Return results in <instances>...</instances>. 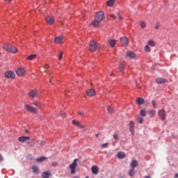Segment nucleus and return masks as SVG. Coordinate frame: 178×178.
Wrapping results in <instances>:
<instances>
[{
  "instance_id": "obj_22",
  "label": "nucleus",
  "mask_w": 178,
  "mask_h": 178,
  "mask_svg": "<svg viewBox=\"0 0 178 178\" xmlns=\"http://www.w3.org/2000/svg\"><path fill=\"white\" fill-rule=\"evenodd\" d=\"M127 56L131 58V59H134V58H136V54L133 53V51H128L127 53Z\"/></svg>"
},
{
  "instance_id": "obj_48",
  "label": "nucleus",
  "mask_w": 178,
  "mask_h": 178,
  "mask_svg": "<svg viewBox=\"0 0 178 178\" xmlns=\"http://www.w3.org/2000/svg\"><path fill=\"white\" fill-rule=\"evenodd\" d=\"M110 17H113V19H116V16L113 14L110 15Z\"/></svg>"
},
{
  "instance_id": "obj_4",
  "label": "nucleus",
  "mask_w": 178,
  "mask_h": 178,
  "mask_svg": "<svg viewBox=\"0 0 178 178\" xmlns=\"http://www.w3.org/2000/svg\"><path fill=\"white\" fill-rule=\"evenodd\" d=\"M77 162H79L78 159H75L72 164L69 165V168L71 170L72 175L76 173V168H77Z\"/></svg>"
},
{
  "instance_id": "obj_46",
  "label": "nucleus",
  "mask_w": 178,
  "mask_h": 178,
  "mask_svg": "<svg viewBox=\"0 0 178 178\" xmlns=\"http://www.w3.org/2000/svg\"><path fill=\"white\" fill-rule=\"evenodd\" d=\"M61 116H62V118H66V113L61 112Z\"/></svg>"
},
{
  "instance_id": "obj_31",
  "label": "nucleus",
  "mask_w": 178,
  "mask_h": 178,
  "mask_svg": "<svg viewBox=\"0 0 178 178\" xmlns=\"http://www.w3.org/2000/svg\"><path fill=\"white\" fill-rule=\"evenodd\" d=\"M136 120H137L138 123H139V124H142V123L144 122V118H143V117H138L136 118Z\"/></svg>"
},
{
  "instance_id": "obj_1",
  "label": "nucleus",
  "mask_w": 178,
  "mask_h": 178,
  "mask_svg": "<svg viewBox=\"0 0 178 178\" xmlns=\"http://www.w3.org/2000/svg\"><path fill=\"white\" fill-rule=\"evenodd\" d=\"M102 20H104V12L99 11L96 14L95 20L92 22V24L94 27H99Z\"/></svg>"
},
{
  "instance_id": "obj_37",
  "label": "nucleus",
  "mask_w": 178,
  "mask_h": 178,
  "mask_svg": "<svg viewBox=\"0 0 178 178\" xmlns=\"http://www.w3.org/2000/svg\"><path fill=\"white\" fill-rule=\"evenodd\" d=\"M119 70L120 72H123V70H124V66L122 64H120L119 65Z\"/></svg>"
},
{
  "instance_id": "obj_44",
  "label": "nucleus",
  "mask_w": 178,
  "mask_h": 178,
  "mask_svg": "<svg viewBox=\"0 0 178 178\" xmlns=\"http://www.w3.org/2000/svg\"><path fill=\"white\" fill-rule=\"evenodd\" d=\"M51 166H54V168H55L56 166H58V163H56V162H53V163H51Z\"/></svg>"
},
{
  "instance_id": "obj_57",
  "label": "nucleus",
  "mask_w": 178,
  "mask_h": 178,
  "mask_svg": "<svg viewBox=\"0 0 178 178\" xmlns=\"http://www.w3.org/2000/svg\"><path fill=\"white\" fill-rule=\"evenodd\" d=\"M25 131H26V133H29V131L27 129Z\"/></svg>"
},
{
  "instance_id": "obj_56",
  "label": "nucleus",
  "mask_w": 178,
  "mask_h": 178,
  "mask_svg": "<svg viewBox=\"0 0 178 178\" xmlns=\"http://www.w3.org/2000/svg\"><path fill=\"white\" fill-rule=\"evenodd\" d=\"M110 75H111V76H113V72H112Z\"/></svg>"
},
{
  "instance_id": "obj_49",
  "label": "nucleus",
  "mask_w": 178,
  "mask_h": 178,
  "mask_svg": "<svg viewBox=\"0 0 178 178\" xmlns=\"http://www.w3.org/2000/svg\"><path fill=\"white\" fill-rule=\"evenodd\" d=\"M3 161V158L2 157V155L0 154V162H2Z\"/></svg>"
},
{
  "instance_id": "obj_5",
  "label": "nucleus",
  "mask_w": 178,
  "mask_h": 178,
  "mask_svg": "<svg viewBox=\"0 0 178 178\" xmlns=\"http://www.w3.org/2000/svg\"><path fill=\"white\" fill-rule=\"evenodd\" d=\"M97 48H98V44H97V42L94 40H91L89 44V49L90 52H95V51H97Z\"/></svg>"
},
{
  "instance_id": "obj_51",
  "label": "nucleus",
  "mask_w": 178,
  "mask_h": 178,
  "mask_svg": "<svg viewBox=\"0 0 178 178\" xmlns=\"http://www.w3.org/2000/svg\"><path fill=\"white\" fill-rule=\"evenodd\" d=\"M40 145H45V142H41Z\"/></svg>"
},
{
  "instance_id": "obj_45",
  "label": "nucleus",
  "mask_w": 178,
  "mask_h": 178,
  "mask_svg": "<svg viewBox=\"0 0 178 178\" xmlns=\"http://www.w3.org/2000/svg\"><path fill=\"white\" fill-rule=\"evenodd\" d=\"M118 19H120V20H123V16H122L120 14H118Z\"/></svg>"
},
{
  "instance_id": "obj_40",
  "label": "nucleus",
  "mask_w": 178,
  "mask_h": 178,
  "mask_svg": "<svg viewBox=\"0 0 178 178\" xmlns=\"http://www.w3.org/2000/svg\"><path fill=\"white\" fill-rule=\"evenodd\" d=\"M145 51L146 52H149V51H151V48L149 47V46L146 45V46L145 47Z\"/></svg>"
},
{
  "instance_id": "obj_11",
  "label": "nucleus",
  "mask_w": 178,
  "mask_h": 178,
  "mask_svg": "<svg viewBox=\"0 0 178 178\" xmlns=\"http://www.w3.org/2000/svg\"><path fill=\"white\" fill-rule=\"evenodd\" d=\"M120 42L123 47H127V45H129V38L122 37L120 38Z\"/></svg>"
},
{
  "instance_id": "obj_47",
  "label": "nucleus",
  "mask_w": 178,
  "mask_h": 178,
  "mask_svg": "<svg viewBox=\"0 0 178 178\" xmlns=\"http://www.w3.org/2000/svg\"><path fill=\"white\" fill-rule=\"evenodd\" d=\"M79 115H80L81 116H84V112L80 111L79 112Z\"/></svg>"
},
{
  "instance_id": "obj_55",
  "label": "nucleus",
  "mask_w": 178,
  "mask_h": 178,
  "mask_svg": "<svg viewBox=\"0 0 178 178\" xmlns=\"http://www.w3.org/2000/svg\"><path fill=\"white\" fill-rule=\"evenodd\" d=\"M6 1V2H10V1H12V0H5Z\"/></svg>"
},
{
  "instance_id": "obj_58",
  "label": "nucleus",
  "mask_w": 178,
  "mask_h": 178,
  "mask_svg": "<svg viewBox=\"0 0 178 178\" xmlns=\"http://www.w3.org/2000/svg\"><path fill=\"white\" fill-rule=\"evenodd\" d=\"M31 147H33V144H31Z\"/></svg>"
},
{
  "instance_id": "obj_29",
  "label": "nucleus",
  "mask_w": 178,
  "mask_h": 178,
  "mask_svg": "<svg viewBox=\"0 0 178 178\" xmlns=\"http://www.w3.org/2000/svg\"><path fill=\"white\" fill-rule=\"evenodd\" d=\"M107 111L108 113H113V112H115V109L111 106H108Z\"/></svg>"
},
{
  "instance_id": "obj_27",
  "label": "nucleus",
  "mask_w": 178,
  "mask_h": 178,
  "mask_svg": "<svg viewBox=\"0 0 178 178\" xmlns=\"http://www.w3.org/2000/svg\"><path fill=\"white\" fill-rule=\"evenodd\" d=\"M47 157L41 156V157L36 159V162H39V163L44 162V161H47Z\"/></svg>"
},
{
  "instance_id": "obj_35",
  "label": "nucleus",
  "mask_w": 178,
  "mask_h": 178,
  "mask_svg": "<svg viewBox=\"0 0 178 178\" xmlns=\"http://www.w3.org/2000/svg\"><path fill=\"white\" fill-rule=\"evenodd\" d=\"M149 113L150 114L151 118H154L156 112L154 110H151Z\"/></svg>"
},
{
  "instance_id": "obj_25",
  "label": "nucleus",
  "mask_w": 178,
  "mask_h": 178,
  "mask_svg": "<svg viewBox=\"0 0 178 178\" xmlns=\"http://www.w3.org/2000/svg\"><path fill=\"white\" fill-rule=\"evenodd\" d=\"M109 45L110 47H111V48H113V47H115V45H116V40L112 39L108 41Z\"/></svg>"
},
{
  "instance_id": "obj_7",
  "label": "nucleus",
  "mask_w": 178,
  "mask_h": 178,
  "mask_svg": "<svg viewBox=\"0 0 178 178\" xmlns=\"http://www.w3.org/2000/svg\"><path fill=\"white\" fill-rule=\"evenodd\" d=\"M5 77L7 79H15L16 77V74L13 71H7L4 74Z\"/></svg>"
},
{
  "instance_id": "obj_9",
  "label": "nucleus",
  "mask_w": 178,
  "mask_h": 178,
  "mask_svg": "<svg viewBox=\"0 0 178 178\" xmlns=\"http://www.w3.org/2000/svg\"><path fill=\"white\" fill-rule=\"evenodd\" d=\"M158 115L161 119V120H165L166 119V112L165 109H161L158 111Z\"/></svg>"
},
{
  "instance_id": "obj_43",
  "label": "nucleus",
  "mask_w": 178,
  "mask_h": 178,
  "mask_svg": "<svg viewBox=\"0 0 178 178\" xmlns=\"http://www.w3.org/2000/svg\"><path fill=\"white\" fill-rule=\"evenodd\" d=\"M159 27H161V24H159V22H157L155 26V30H158Z\"/></svg>"
},
{
  "instance_id": "obj_50",
  "label": "nucleus",
  "mask_w": 178,
  "mask_h": 178,
  "mask_svg": "<svg viewBox=\"0 0 178 178\" xmlns=\"http://www.w3.org/2000/svg\"><path fill=\"white\" fill-rule=\"evenodd\" d=\"M44 68H46V69H49V65H44Z\"/></svg>"
},
{
  "instance_id": "obj_52",
  "label": "nucleus",
  "mask_w": 178,
  "mask_h": 178,
  "mask_svg": "<svg viewBox=\"0 0 178 178\" xmlns=\"http://www.w3.org/2000/svg\"><path fill=\"white\" fill-rule=\"evenodd\" d=\"M99 136V134H96L95 137H98Z\"/></svg>"
},
{
  "instance_id": "obj_34",
  "label": "nucleus",
  "mask_w": 178,
  "mask_h": 178,
  "mask_svg": "<svg viewBox=\"0 0 178 178\" xmlns=\"http://www.w3.org/2000/svg\"><path fill=\"white\" fill-rule=\"evenodd\" d=\"M148 45H149L150 47H155V41L149 40L148 42Z\"/></svg>"
},
{
  "instance_id": "obj_59",
  "label": "nucleus",
  "mask_w": 178,
  "mask_h": 178,
  "mask_svg": "<svg viewBox=\"0 0 178 178\" xmlns=\"http://www.w3.org/2000/svg\"><path fill=\"white\" fill-rule=\"evenodd\" d=\"M86 178H88V177H86Z\"/></svg>"
},
{
  "instance_id": "obj_10",
  "label": "nucleus",
  "mask_w": 178,
  "mask_h": 178,
  "mask_svg": "<svg viewBox=\"0 0 178 178\" xmlns=\"http://www.w3.org/2000/svg\"><path fill=\"white\" fill-rule=\"evenodd\" d=\"M72 124L76 127H79V129H86V126H84V124H81L79 121L76 120H72Z\"/></svg>"
},
{
  "instance_id": "obj_32",
  "label": "nucleus",
  "mask_w": 178,
  "mask_h": 178,
  "mask_svg": "<svg viewBox=\"0 0 178 178\" xmlns=\"http://www.w3.org/2000/svg\"><path fill=\"white\" fill-rule=\"evenodd\" d=\"M37 58V55L35 54H31V56L27 57L28 60H33V59H35Z\"/></svg>"
},
{
  "instance_id": "obj_2",
  "label": "nucleus",
  "mask_w": 178,
  "mask_h": 178,
  "mask_svg": "<svg viewBox=\"0 0 178 178\" xmlns=\"http://www.w3.org/2000/svg\"><path fill=\"white\" fill-rule=\"evenodd\" d=\"M41 94V92L38 89H33L31 90L29 93L28 95L31 99H34V98H38L40 97V95Z\"/></svg>"
},
{
  "instance_id": "obj_21",
  "label": "nucleus",
  "mask_w": 178,
  "mask_h": 178,
  "mask_svg": "<svg viewBox=\"0 0 178 178\" xmlns=\"http://www.w3.org/2000/svg\"><path fill=\"white\" fill-rule=\"evenodd\" d=\"M131 166L134 169V168H137L138 166V161L137 160H132L131 162Z\"/></svg>"
},
{
  "instance_id": "obj_18",
  "label": "nucleus",
  "mask_w": 178,
  "mask_h": 178,
  "mask_svg": "<svg viewBox=\"0 0 178 178\" xmlns=\"http://www.w3.org/2000/svg\"><path fill=\"white\" fill-rule=\"evenodd\" d=\"M99 172V168H98V166L95 165L92 167V173L93 175H97Z\"/></svg>"
},
{
  "instance_id": "obj_38",
  "label": "nucleus",
  "mask_w": 178,
  "mask_h": 178,
  "mask_svg": "<svg viewBox=\"0 0 178 178\" xmlns=\"http://www.w3.org/2000/svg\"><path fill=\"white\" fill-rule=\"evenodd\" d=\"M140 26L141 29H145L146 24L145 22H140Z\"/></svg>"
},
{
  "instance_id": "obj_15",
  "label": "nucleus",
  "mask_w": 178,
  "mask_h": 178,
  "mask_svg": "<svg viewBox=\"0 0 178 178\" xmlns=\"http://www.w3.org/2000/svg\"><path fill=\"white\" fill-rule=\"evenodd\" d=\"M156 83H157V84H162L163 83H168V80L163 78H157L156 79Z\"/></svg>"
},
{
  "instance_id": "obj_28",
  "label": "nucleus",
  "mask_w": 178,
  "mask_h": 178,
  "mask_svg": "<svg viewBox=\"0 0 178 178\" xmlns=\"http://www.w3.org/2000/svg\"><path fill=\"white\" fill-rule=\"evenodd\" d=\"M136 102L138 105H143V104H144V99L143 97H139L137 99Z\"/></svg>"
},
{
  "instance_id": "obj_12",
  "label": "nucleus",
  "mask_w": 178,
  "mask_h": 178,
  "mask_svg": "<svg viewBox=\"0 0 178 178\" xmlns=\"http://www.w3.org/2000/svg\"><path fill=\"white\" fill-rule=\"evenodd\" d=\"M95 94H97V92H95V89H88L86 90V95L88 97H94V95H95Z\"/></svg>"
},
{
  "instance_id": "obj_30",
  "label": "nucleus",
  "mask_w": 178,
  "mask_h": 178,
  "mask_svg": "<svg viewBox=\"0 0 178 178\" xmlns=\"http://www.w3.org/2000/svg\"><path fill=\"white\" fill-rule=\"evenodd\" d=\"M140 116H143V117L147 116V111H145V109L140 110Z\"/></svg>"
},
{
  "instance_id": "obj_26",
  "label": "nucleus",
  "mask_w": 178,
  "mask_h": 178,
  "mask_svg": "<svg viewBox=\"0 0 178 178\" xmlns=\"http://www.w3.org/2000/svg\"><path fill=\"white\" fill-rule=\"evenodd\" d=\"M106 5H107V6H110L111 8H112V6H113V5H115V0L107 1Z\"/></svg>"
},
{
  "instance_id": "obj_23",
  "label": "nucleus",
  "mask_w": 178,
  "mask_h": 178,
  "mask_svg": "<svg viewBox=\"0 0 178 178\" xmlns=\"http://www.w3.org/2000/svg\"><path fill=\"white\" fill-rule=\"evenodd\" d=\"M129 130L131 132L134 133V121L129 122Z\"/></svg>"
},
{
  "instance_id": "obj_36",
  "label": "nucleus",
  "mask_w": 178,
  "mask_h": 178,
  "mask_svg": "<svg viewBox=\"0 0 178 178\" xmlns=\"http://www.w3.org/2000/svg\"><path fill=\"white\" fill-rule=\"evenodd\" d=\"M109 145L108 143H103L101 145V148H108V146Z\"/></svg>"
},
{
  "instance_id": "obj_17",
  "label": "nucleus",
  "mask_w": 178,
  "mask_h": 178,
  "mask_svg": "<svg viewBox=\"0 0 178 178\" xmlns=\"http://www.w3.org/2000/svg\"><path fill=\"white\" fill-rule=\"evenodd\" d=\"M62 41H63V38L62 36H58L54 39V42L56 44H62Z\"/></svg>"
},
{
  "instance_id": "obj_16",
  "label": "nucleus",
  "mask_w": 178,
  "mask_h": 178,
  "mask_svg": "<svg viewBox=\"0 0 178 178\" xmlns=\"http://www.w3.org/2000/svg\"><path fill=\"white\" fill-rule=\"evenodd\" d=\"M52 176V174L49 172H43L41 175L42 178H49Z\"/></svg>"
},
{
  "instance_id": "obj_42",
  "label": "nucleus",
  "mask_w": 178,
  "mask_h": 178,
  "mask_svg": "<svg viewBox=\"0 0 178 178\" xmlns=\"http://www.w3.org/2000/svg\"><path fill=\"white\" fill-rule=\"evenodd\" d=\"M63 56V52L60 51L58 56V60H62Z\"/></svg>"
},
{
  "instance_id": "obj_19",
  "label": "nucleus",
  "mask_w": 178,
  "mask_h": 178,
  "mask_svg": "<svg viewBox=\"0 0 178 178\" xmlns=\"http://www.w3.org/2000/svg\"><path fill=\"white\" fill-rule=\"evenodd\" d=\"M117 158H118V159H123L126 158V154L123 152H120L117 154Z\"/></svg>"
},
{
  "instance_id": "obj_6",
  "label": "nucleus",
  "mask_w": 178,
  "mask_h": 178,
  "mask_svg": "<svg viewBox=\"0 0 178 178\" xmlns=\"http://www.w3.org/2000/svg\"><path fill=\"white\" fill-rule=\"evenodd\" d=\"M17 76L23 77L26 74V70L24 67H18L15 70Z\"/></svg>"
},
{
  "instance_id": "obj_41",
  "label": "nucleus",
  "mask_w": 178,
  "mask_h": 178,
  "mask_svg": "<svg viewBox=\"0 0 178 178\" xmlns=\"http://www.w3.org/2000/svg\"><path fill=\"white\" fill-rule=\"evenodd\" d=\"M152 105L153 106V108H156V102L155 100H152Z\"/></svg>"
},
{
  "instance_id": "obj_54",
  "label": "nucleus",
  "mask_w": 178,
  "mask_h": 178,
  "mask_svg": "<svg viewBox=\"0 0 178 178\" xmlns=\"http://www.w3.org/2000/svg\"><path fill=\"white\" fill-rule=\"evenodd\" d=\"M144 178H151L149 176H145Z\"/></svg>"
},
{
  "instance_id": "obj_13",
  "label": "nucleus",
  "mask_w": 178,
  "mask_h": 178,
  "mask_svg": "<svg viewBox=\"0 0 178 178\" xmlns=\"http://www.w3.org/2000/svg\"><path fill=\"white\" fill-rule=\"evenodd\" d=\"M46 22L48 24L52 25L55 22V19L51 16L48 15L46 17Z\"/></svg>"
},
{
  "instance_id": "obj_24",
  "label": "nucleus",
  "mask_w": 178,
  "mask_h": 178,
  "mask_svg": "<svg viewBox=\"0 0 178 178\" xmlns=\"http://www.w3.org/2000/svg\"><path fill=\"white\" fill-rule=\"evenodd\" d=\"M32 105H34V106H36L37 108H38L39 109H41V103L38 101H34L33 103H32Z\"/></svg>"
},
{
  "instance_id": "obj_53",
  "label": "nucleus",
  "mask_w": 178,
  "mask_h": 178,
  "mask_svg": "<svg viewBox=\"0 0 178 178\" xmlns=\"http://www.w3.org/2000/svg\"><path fill=\"white\" fill-rule=\"evenodd\" d=\"M175 177H178V173L175 174Z\"/></svg>"
},
{
  "instance_id": "obj_33",
  "label": "nucleus",
  "mask_w": 178,
  "mask_h": 178,
  "mask_svg": "<svg viewBox=\"0 0 178 178\" xmlns=\"http://www.w3.org/2000/svg\"><path fill=\"white\" fill-rule=\"evenodd\" d=\"M134 175H136V171L134 170V168H132L131 170H130L129 175L130 176V177H133Z\"/></svg>"
},
{
  "instance_id": "obj_39",
  "label": "nucleus",
  "mask_w": 178,
  "mask_h": 178,
  "mask_svg": "<svg viewBox=\"0 0 178 178\" xmlns=\"http://www.w3.org/2000/svg\"><path fill=\"white\" fill-rule=\"evenodd\" d=\"M113 137L114 140H115V141H118V140H119V135H118L117 134H114L113 135Z\"/></svg>"
},
{
  "instance_id": "obj_20",
  "label": "nucleus",
  "mask_w": 178,
  "mask_h": 178,
  "mask_svg": "<svg viewBox=\"0 0 178 178\" xmlns=\"http://www.w3.org/2000/svg\"><path fill=\"white\" fill-rule=\"evenodd\" d=\"M32 170L35 175H38V173H40V168H38V166L37 165H33L32 167Z\"/></svg>"
},
{
  "instance_id": "obj_3",
  "label": "nucleus",
  "mask_w": 178,
  "mask_h": 178,
  "mask_svg": "<svg viewBox=\"0 0 178 178\" xmlns=\"http://www.w3.org/2000/svg\"><path fill=\"white\" fill-rule=\"evenodd\" d=\"M4 49L8 52H11L12 54H16L17 52V48L15 47V46H12L10 44H6L3 45Z\"/></svg>"
},
{
  "instance_id": "obj_14",
  "label": "nucleus",
  "mask_w": 178,
  "mask_h": 178,
  "mask_svg": "<svg viewBox=\"0 0 178 178\" xmlns=\"http://www.w3.org/2000/svg\"><path fill=\"white\" fill-rule=\"evenodd\" d=\"M30 137L29 136H21L18 138V141L19 143H26V141H27V140H30Z\"/></svg>"
},
{
  "instance_id": "obj_8",
  "label": "nucleus",
  "mask_w": 178,
  "mask_h": 178,
  "mask_svg": "<svg viewBox=\"0 0 178 178\" xmlns=\"http://www.w3.org/2000/svg\"><path fill=\"white\" fill-rule=\"evenodd\" d=\"M25 108L28 112H31V113H35L38 110L37 108L31 106L30 104H26Z\"/></svg>"
}]
</instances>
